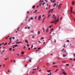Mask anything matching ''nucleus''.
<instances>
[{
  "instance_id": "obj_1",
  "label": "nucleus",
  "mask_w": 75,
  "mask_h": 75,
  "mask_svg": "<svg viewBox=\"0 0 75 75\" xmlns=\"http://www.w3.org/2000/svg\"><path fill=\"white\" fill-rule=\"evenodd\" d=\"M59 21V20L58 19H58L56 20H55L54 21H52V22H51L50 23L52 24V23H53L54 24H56L57 23H58Z\"/></svg>"
},
{
  "instance_id": "obj_2",
  "label": "nucleus",
  "mask_w": 75,
  "mask_h": 75,
  "mask_svg": "<svg viewBox=\"0 0 75 75\" xmlns=\"http://www.w3.org/2000/svg\"><path fill=\"white\" fill-rule=\"evenodd\" d=\"M52 18H53V19H54V21H55V20H56V19H57L56 16L54 15H53V16L52 17Z\"/></svg>"
},
{
  "instance_id": "obj_3",
  "label": "nucleus",
  "mask_w": 75,
  "mask_h": 75,
  "mask_svg": "<svg viewBox=\"0 0 75 75\" xmlns=\"http://www.w3.org/2000/svg\"><path fill=\"white\" fill-rule=\"evenodd\" d=\"M62 74H63V75H67V74L66 72H65V71H63L62 72Z\"/></svg>"
},
{
  "instance_id": "obj_4",
  "label": "nucleus",
  "mask_w": 75,
  "mask_h": 75,
  "mask_svg": "<svg viewBox=\"0 0 75 75\" xmlns=\"http://www.w3.org/2000/svg\"><path fill=\"white\" fill-rule=\"evenodd\" d=\"M32 59H32V58H30V57H29V62H31V60H32Z\"/></svg>"
},
{
  "instance_id": "obj_5",
  "label": "nucleus",
  "mask_w": 75,
  "mask_h": 75,
  "mask_svg": "<svg viewBox=\"0 0 75 75\" xmlns=\"http://www.w3.org/2000/svg\"><path fill=\"white\" fill-rule=\"evenodd\" d=\"M72 5H74V4H75V1H72Z\"/></svg>"
},
{
  "instance_id": "obj_6",
  "label": "nucleus",
  "mask_w": 75,
  "mask_h": 75,
  "mask_svg": "<svg viewBox=\"0 0 75 75\" xmlns=\"http://www.w3.org/2000/svg\"><path fill=\"white\" fill-rule=\"evenodd\" d=\"M41 16H40L38 17V20H40V19H41Z\"/></svg>"
},
{
  "instance_id": "obj_7",
  "label": "nucleus",
  "mask_w": 75,
  "mask_h": 75,
  "mask_svg": "<svg viewBox=\"0 0 75 75\" xmlns=\"http://www.w3.org/2000/svg\"><path fill=\"white\" fill-rule=\"evenodd\" d=\"M50 16H51L50 14H49L48 15V16H47V18H50Z\"/></svg>"
},
{
  "instance_id": "obj_8",
  "label": "nucleus",
  "mask_w": 75,
  "mask_h": 75,
  "mask_svg": "<svg viewBox=\"0 0 75 75\" xmlns=\"http://www.w3.org/2000/svg\"><path fill=\"white\" fill-rule=\"evenodd\" d=\"M25 42H26V43H28V41L27 40H25Z\"/></svg>"
},
{
  "instance_id": "obj_9",
  "label": "nucleus",
  "mask_w": 75,
  "mask_h": 75,
  "mask_svg": "<svg viewBox=\"0 0 75 75\" xmlns=\"http://www.w3.org/2000/svg\"><path fill=\"white\" fill-rule=\"evenodd\" d=\"M51 11V9L49 11H48V14H50V12Z\"/></svg>"
},
{
  "instance_id": "obj_10",
  "label": "nucleus",
  "mask_w": 75,
  "mask_h": 75,
  "mask_svg": "<svg viewBox=\"0 0 75 75\" xmlns=\"http://www.w3.org/2000/svg\"><path fill=\"white\" fill-rule=\"evenodd\" d=\"M47 33L48 31V28H47V29L45 30Z\"/></svg>"
},
{
  "instance_id": "obj_11",
  "label": "nucleus",
  "mask_w": 75,
  "mask_h": 75,
  "mask_svg": "<svg viewBox=\"0 0 75 75\" xmlns=\"http://www.w3.org/2000/svg\"><path fill=\"white\" fill-rule=\"evenodd\" d=\"M62 5V4H60L59 6H58V7L59 8H61V6Z\"/></svg>"
},
{
  "instance_id": "obj_12",
  "label": "nucleus",
  "mask_w": 75,
  "mask_h": 75,
  "mask_svg": "<svg viewBox=\"0 0 75 75\" xmlns=\"http://www.w3.org/2000/svg\"><path fill=\"white\" fill-rule=\"evenodd\" d=\"M65 52V54H64L65 55H67L68 54V53H67V52Z\"/></svg>"
},
{
  "instance_id": "obj_13",
  "label": "nucleus",
  "mask_w": 75,
  "mask_h": 75,
  "mask_svg": "<svg viewBox=\"0 0 75 75\" xmlns=\"http://www.w3.org/2000/svg\"><path fill=\"white\" fill-rule=\"evenodd\" d=\"M40 34V31H38V34Z\"/></svg>"
},
{
  "instance_id": "obj_14",
  "label": "nucleus",
  "mask_w": 75,
  "mask_h": 75,
  "mask_svg": "<svg viewBox=\"0 0 75 75\" xmlns=\"http://www.w3.org/2000/svg\"><path fill=\"white\" fill-rule=\"evenodd\" d=\"M30 20H33V17H31L30 18Z\"/></svg>"
},
{
  "instance_id": "obj_15",
  "label": "nucleus",
  "mask_w": 75,
  "mask_h": 75,
  "mask_svg": "<svg viewBox=\"0 0 75 75\" xmlns=\"http://www.w3.org/2000/svg\"><path fill=\"white\" fill-rule=\"evenodd\" d=\"M17 46H18V45H14L13 46V47H17Z\"/></svg>"
},
{
  "instance_id": "obj_16",
  "label": "nucleus",
  "mask_w": 75,
  "mask_h": 75,
  "mask_svg": "<svg viewBox=\"0 0 75 75\" xmlns=\"http://www.w3.org/2000/svg\"><path fill=\"white\" fill-rule=\"evenodd\" d=\"M35 5L33 6L32 7L33 8H35Z\"/></svg>"
},
{
  "instance_id": "obj_17",
  "label": "nucleus",
  "mask_w": 75,
  "mask_h": 75,
  "mask_svg": "<svg viewBox=\"0 0 75 75\" xmlns=\"http://www.w3.org/2000/svg\"><path fill=\"white\" fill-rule=\"evenodd\" d=\"M57 5V4L55 3L54 5H53V7H55V6Z\"/></svg>"
},
{
  "instance_id": "obj_18",
  "label": "nucleus",
  "mask_w": 75,
  "mask_h": 75,
  "mask_svg": "<svg viewBox=\"0 0 75 75\" xmlns=\"http://www.w3.org/2000/svg\"><path fill=\"white\" fill-rule=\"evenodd\" d=\"M66 56H67V55H64V54H63V57H66Z\"/></svg>"
},
{
  "instance_id": "obj_19",
  "label": "nucleus",
  "mask_w": 75,
  "mask_h": 75,
  "mask_svg": "<svg viewBox=\"0 0 75 75\" xmlns=\"http://www.w3.org/2000/svg\"><path fill=\"white\" fill-rule=\"evenodd\" d=\"M31 32L32 33H34V30H31Z\"/></svg>"
},
{
  "instance_id": "obj_20",
  "label": "nucleus",
  "mask_w": 75,
  "mask_h": 75,
  "mask_svg": "<svg viewBox=\"0 0 75 75\" xmlns=\"http://www.w3.org/2000/svg\"><path fill=\"white\" fill-rule=\"evenodd\" d=\"M58 70H59V69H57L56 71H55L54 72H57Z\"/></svg>"
},
{
  "instance_id": "obj_21",
  "label": "nucleus",
  "mask_w": 75,
  "mask_h": 75,
  "mask_svg": "<svg viewBox=\"0 0 75 75\" xmlns=\"http://www.w3.org/2000/svg\"><path fill=\"white\" fill-rule=\"evenodd\" d=\"M24 54V52H21V54H22V55H23V54Z\"/></svg>"
},
{
  "instance_id": "obj_22",
  "label": "nucleus",
  "mask_w": 75,
  "mask_h": 75,
  "mask_svg": "<svg viewBox=\"0 0 75 75\" xmlns=\"http://www.w3.org/2000/svg\"><path fill=\"white\" fill-rule=\"evenodd\" d=\"M51 70H47V71L48 72H50Z\"/></svg>"
},
{
  "instance_id": "obj_23",
  "label": "nucleus",
  "mask_w": 75,
  "mask_h": 75,
  "mask_svg": "<svg viewBox=\"0 0 75 75\" xmlns=\"http://www.w3.org/2000/svg\"><path fill=\"white\" fill-rule=\"evenodd\" d=\"M52 64H53V65H54V64H56V63H55V62H53L52 63Z\"/></svg>"
},
{
  "instance_id": "obj_24",
  "label": "nucleus",
  "mask_w": 75,
  "mask_h": 75,
  "mask_svg": "<svg viewBox=\"0 0 75 75\" xmlns=\"http://www.w3.org/2000/svg\"><path fill=\"white\" fill-rule=\"evenodd\" d=\"M55 1H56L55 0H53L52 3H54V2H55Z\"/></svg>"
},
{
  "instance_id": "obj_25",
  "label": "nucleus",
  "mask_w": 75,
  "mask_h": 75,
  "mask_svg": "<svg viewBox=\"0 0 75 75\" xmlns=\"http://www.w3.org/2000/svg\"><path fill=\"white\" fill-rule=\"evenodd\" d=\"M51 72H50V74H48V75H51Z\"/></svg>"
},
{
  "instance_id": "obj_26",
  "label": "nucleus",
  "mask_w": 75,
  "mask_h": 75,
  "mask_svg": "<svg viewBox=\"0 0 75 75\" xmlns=\"http://www.w3.org/2000/svg\"><path fill=\"white\" fill-rule=\"evenodd\" d=\"M7 44V43H5L4 44V45H6V44Z\"/></svg>"
},
{
  "instance_id": "obj_27",
  "label": "nucleus",
  "mask_w": 75,
  "mask_h": 75,
  "mask_svg": "<svg viewBox=\"0 0 75 75\" xmlns=\"http://www.w3.org/2000/svg\"><path fill=\"white\" fill-rule=\"evenodd\" d=\"M43 32L44 33L45 32V30L44 29V28H43Z\"/></svg>"
},
{
  "instance_id": "obj_28",
  "label": "nucleus",
  "mask_w": 75,
  "mask_h": 75,
  "mask_svg": "<svg viewBox=\"0 0 75 75\" xmlns=\"http://www.w3.org/2000/svg\"><path fill=\"white\" fill-rule=\"evenodd\" d=\"M73 57H75V53H74V54H73Z\"/></svg>"
},
{
  "instance_id": "obj_29",
  "label": "nucleus",
  "mask_w": 75,
  "mask_h": 75,
  "mask_svg": "<svg viewBox=\"0 0 75 75\" xmlns=\"http://www.w3.org/2000/svg\"><path fill=\"white\" fill-rule=\"evenodd\" d=\"M18 29H20V28L19 27V28H18L17 29L18 31L19 30H18Z\"/></svg>"
},
{
  "instance_id": "obj_30",
  "label": "nucleus",
  "mask_w": 75,
  "mask_h": 75,
  "mask_svg": "<svg viewBox=\"0 0 75 75\" xmlns=\"http://www.w3.org/2000/svg\"><path fill=\"white\" fill-rule=\"evenodd\" d=\"M11 50H12V49H11V48H10L9 49V50L10 51H11Z\"/></svg>"
},
{
  "instance_id": "obj_31",
  "label": "nucleus",
  "mask_w": 75,
  "mask_h": 75,
  "mask_svg": "<svg viewBox=\"0 0 75 75\" xmlns=\"http://www.w3.org/2000/svg\"><path fill=\"white\" fill-rule=\"evenodd\" d=\"M53 67H57V66H53Z\"/></svg>"
},
{
  "instance_id": "obj_32",
  "label": "nucleus",
  "mask_w": 75,
  "mask_h": 75,
  "mask_svg": "<svg viewBox=\"0 0 75 75\" xmlns=\"http://www.w3.org/2000/svg\"><path fill=\"white\" fill-rule=\"evenodd\" d=\"M44 37H42V38H41V40H42V39H44Z\"/></svg>"
},
{
  "instance_id": "obj_33",
  "label": "nucleus",
  "mask_w": 75,
  "mask_h": 75,
  "mask_svg": "<svg viewBox=\"0 0 75 75\" xmlns=\"http://www.w3.org/2000/svg\"><path fill=\"white\" fill-rule=\"evenodd\" d=\"M62 71L63 72H65V71H64V69H62Z\"/></svg>"
},
{
  "instance_id": "obj_34",
  "label": "nucleus",
  "mask_w": 75,
  "mask_h": 75,
  "mask_svg": "<svg viewBox=\"0 0 75 75\" xmlns=\"http://www.w3.org/2000/svg\"><path fill=\"white\" fill-rule=\"evenodd\" d=\"M67 42H69V40H67Z\"/></svg>"
},
{
  "instance_id": "obj_35",
  "label": "nucleus",
  "mask_w": 75,
  "mask_h": 75,
  "mask_svg": "<svg viewBox=\"0 0 75 75\" xmlns=\"http://www.w3.org/2000/svg\"><path fill=\"white\" fill-rule=\"evenodd\" d=\"M63 47H65V44H64V45L63 46Z\"/></svg>"
},
{
  "instance_id": "obj_36",
  "label": "nucleus",
  "mask_w": 75,
  "mask_h": 75,
  "mask_svg": "<svg viewBox=\"0 0 75 75\" xmlns=\"http://www.w3.org/2000/svg\"><path fill=\"white\" fill-rule=\"evenodd\" d=\"M50 1H51L52 2V3L53 1V0H50Z\"/></svg>"
},
{
  "instance_id": "obj_37",
  "label": "nucleus",
  "mask_w": 75,
  "mask_h": 75,
  "mask_svg": "<svg viewBox=\"0 0 75 75\" xmlns=\"http://www.w3.org/2000/svg\"><path fill=\"white\" fill-rule=\"evenodd\" d=\"M25 48H26V47H25V46L23 47L24 49H25Z\"/></svg>"
},
{
  "instance_id": "obj_38",
  "label": "nucleus",
  "mask_w": 75,
  "mask_h": 75,
  "mask_svg": "<svg viewBox=\"0 0 75 75\" xmlns=\"http://www.w3.org/2000/svg\"><path fill=\"white\" fill-rule=\"evenodd\" d=\"M35 20H36V19H37V16H36L35 17Z\"/></svg>"
},
{
  "instance_id": "obj_39",
  "label": "nucleus",
  "mask_w": 75,
  "mask_h": 75,
  "mask_svg": "<svg viewBox=\"0 0 75 75\" xmlns=\"http://www.w3.org/2000/svg\"><path fill=\"white\" fill-rule=\"evenodd\" d=\"M33 47V45H32L31 47V48H32Z\"/></svg>"
},
{
  "instance_id": "obj_40",
  "label": "nucleus",
  "mask_w": 75,
  "mask_h": 75,
  "mask_svg": "<svg viewBox=\"0 0 75 75\" xmlns=\"http://www.w3.org/2000/svg\"><path fill=\"white\" fill-rule=\"evenodd\" d=\"M9 39L10 40L9 41H11V38H9Z\"/></svg>"
},
{
  "instance_id": "obj_41",
  "label": "nucleus",
  "mask_w": 75,
  "mask_h": 75,
  "mask_svg": "<svg viewBox=\"0 0 75 75\" xmlns=\"http://www.w3.org/2000/svg\"><path fill=\"white\" fill-rule=\"evenodd\" d=\"M51 25H50V26H49V28H51Z\"/></svg>"
},
{
  "instance_id": "obj_42",
  "label": "nucleus",
  "mask_w": 75,
  "mask_h": 75,
  "mask_svg": "<svg viewBox=\"0 0 75 75\" xmlns=\"http://www.w3.org/2000/svg\"><path fill=\"white\" fill-rule=\"evenodd\" d=\"M33 70H36V68L35 69H33Z\"/></svg>"
},
{
  "instance_id": "obj_43",
  "label": "nucleus",
  "mask_w": 75,
  "mask_h": 75,
  "mask_svg": "<svg viewBox=\"0 0 75 75\" xmlns=\"http://www.w3.org/2000/svg\"><path fill=\"white\" fill-rule=\"evenodd\" d=\"M66 66H68V65H69V64H66Z\"/></svg>"
},
{
  "instance_id": "obj_44",
  "label": "nucleus",
  "mask_w": 75,
  "mask_h": 75,
  "mask_svg": "<svg viewBox=\"0 0 75 75\" xmlns=\"http://www.w3.org/2000/svg\"><path fill=\"white\" fill-rule=\"evenodd\" d=\"M17 41H18V39H17L16 41V42H17Z\"/></svg>"
},
{
  "instance_id": "obj_45",
  "label": "nucleus",
  "mask_w": 75,
  "mask_h": 75,
  "mask_svg": "<svg viewBox=\"0 0 75 75\" xmlns=\"http://www.w3.org/2000/svg\"><path fill=\"white\" fill-rule=\"evenodd\" d=\"M34 38V36H33L32 37V38Z\"/></svg>"
},
{
  "instance_id": "obj_46",
  "label": "nucleus",
  "mask_w": 75,
  "mask_h": 75,
  "mask_svg": "<svg viewBox=\"0 0 75 75\" xmlns=\"http://www.w3.org/2000/svg\"><path fill=\"white\" fill-rule=\"evenodd\" d=\"M37 10H36L35 11L34 13H36V12H37Z\"/></svg>"
},
{
  "instance_id": "obj_47",
  "label": "nucleus",
  "mask_w": 75,
  "mask_h": 75,
  "mask_svg": "<svg viewBox=\"0 0 75 75\" xmlns=\"http://www.w3.org/2000/svg\"><path fill=\"white\" fill-rule=\"evenodd\" d=\"M13 40H14V39H15V38H14V37H13Z\"/></svg>"
},
{
  "instance_id": "obj_48",
  "label": "nucleus",
  "mask_w": 75,
  "mask_h": 75,
  "mask_svg": "<svg viewBox=\"0 0 75 75\" xmlns=\"http://www.w3.org/2000/svg\"><path fill=\"white\" fill-rule=\"evenodd\" d=\"M27 64H25V67H27Z\"/></svg>"
},
{
  "instance_id": "obj_49",
  "label": "nucleus",
  "mask_w": 75,
  "mask_h": 75,
  "mask_svg": "<svg viewBox=\"0 0 75 75\" xmlns=\"http://www.w3.org/2000/svg\"><path fill=\"white\" fill-rule=\"evenodd\" d=\"M19 42H16V44H19Z\"/></svg>"
},
{
  "instance_id": "obj_50",
  "label": "nucleus",
  "mask_w": 75,
  "mask_h": 75,
  "mask_svg": "<svg viewBox=\"0 0 75 75\" xmlns=\"http://www.w3.org/2000/svg\"><path fill=\"white\" fill-rule=\"evenodd\" d=\"M54 42H56V40H55V39H54Z\"/></svg>"
},
{
  "instance_id": "obj_51",
  "label": "nucleus",
  "mask_w": 75,
  "mask_h": 75,
  "mask_svg": "<svg viewBox=\"0 0 75 75\" xmlns=\"http://www.w3.org/2000/svg\"><path fill=\"white\" fill-rule=\"evenodd\" d=\"M58 4H57V5L56 6V7H58Z\"/></svg>"
},
{
  "instance_id": "obj_52",
  "label": "nucleus",
  "mask_w": 75,
  "mask_h": 75,
  "mask_svg": "<svg viewBox=\"0 0 75 75\" xmlns=\"http://www.w3.org/2000/svg\"><path fill=\"white\" fill-rule=\"evenodd\" d=\"M44 4H45V2H44L43 3V4H42V5H44Z\"/></svg>"
},
{
  "instance_id": "obj_53",
  "label": "nucleus",
  "mask_w": 75,
  "mask_h": 75,
  "mask_svg": "<svg viewBox=\"0 0 75 75\" xmlns=\"http://www.w3.org/2000/svg\"><path fill=\"white\" fill-rule=\"evenodd\" d=\"M40 47H39V48H38V50H40Z\"/></svg>"
},
{
  "instance_id": "obj_54",
  "label": "nucleus",
  "mask_w": 75,
  "mask_h": 75,
  "mask_svg": "<svg viewBox=\"0 0 75 75\" xmlns=\"http://www.w3.org/2000/svg\"><path fill=\"white\" fill-rule=\"evenodd\" d=\"M8 72H10V70H8Z\"/></svg>"
},
{
  "instance_id": "obj_55",
  "label": "nucleus",
  "mask_w": 75,
  "mask_h": 75,
  "mask_svg": "<svg viewBox=\"0 0 75 75\" xmlns=\"http://www.w3.org/2000/svg\"><path fill=\"white\" fill-rule=\"evenodd\" d=\"M38 42H39V43H41V42H40V41H38Z\"/></svg>"
},
{
  "instance_id": "obj_56",
  "label": "nucleus",
  "mask_w": 75,
  "mask_h": 75,
  "mask_svg": "<svg viewBox=\"0 0 75 75\" xmlns=\"http://www.w3.org/2000/svg\"><path fill=\"white\" fill-rule=\"evenodd\" d=\"M27 46L28 47H29V45H28V44H27Z\"/></svg>"
},
{
  "instance_id": "obj_57",
  "label": "nucleus",
  "mask_w": 75,
  "mask_h": 75,
  "mask_svg": "<svg viewBox=\"0 0 75 75\" xmlns=\"http://www.w3.org/2000/svg\"><path fill=\"white\" fill-rule=\"evenodd\" d=\"M53 30H54V29L52 28L51 30V31H53Z\"/></svg>"
},
{
  "instance_id": "obj_58",
  "label": "nucleus",
  "mask_w": 75,
  "mask_h": 75,
  "mask_svg": "<svg viewBox=\"0 0 75 75\" xmlns=\"http://www.w3.org/2000/svg\"><path fill=\"white\" fill-rule=\"evenodd\" d=\"M27 13L28 14V13H29V11H28L27 12Z\"/></svg>"
},
{
  "instance_id": "obj_59",
  "label": "nucleus",
  "mask_w": 75,
  "mask_h": 75,
  "mask_svg": "<svg viewBox=\"0 0 75 75\" xmlns=\"http://www.w3.org/2000/svg\"><path fill=\"white\" fill-rule=\"evenodd\" d=\"M45 42H43V44H45Z\"/></svg>"
},
{
  "instance_id": "obj_60",
  "label": "nucleus",
  "mask_w": 75,
  "mask_h": 75,
  "mask_svg": "<svg viewBox=\"0 0 75 75\" xmlns=\"http://www.w3.org/2000/svg\"><path fill=\"white\" fill-rule=\"evenodd\" d=\"M28 29H30V27H28Z\"/></svg>"
},
{
  "instance_id": "obj_61",
  "label": "nucleus",
  "mask_w": 75,
  "mask_h": 75,
  "mask_svg": "<svg viewBox=\"0 0 75 75\" xmlns=\"http://www.w3.org/2000/svg\"><path fill=\"white\" fill-rule=\"evenodd\" d=\"M7 38H8V37H7L6 38V39H7Z\"/></svg>"
},
{
  "instance_id": "obj_62",
  "label": "nucleus",
  "mask_w": 75,
  "mask_h": 75,
  "mask_svg": "<svg viewBox=\"0 0 75 75\" xmlns=\"http://www.w3.org/2000/svg\"><path fill=\"white\" fill-rule=\"evenodd\" d=\"M34 72H35L34 71H33L32 74H33V73H34Z\"/></svg>"
},
{
  "instance_id": "obj_63",
  "label": "nucleus",
  "mask_w": 75,
  "mask_h": 75,
  "mask_svg": "<svg viewBox=\"0 0 75 75\" xmlns=\"http://www.w3.org/2000/svg\"><path fill=\"white\" fill-rule=\"evenodd\" d=\"M47 6H48V4L47 3Z\"/></svg>"
},
{
  "instance_id": "obj_64",
  "label": "nucleus",
  "mask_w": 75,
  "mask_h": 75,
  "mask_svg": "<svg viewBox=\"0 0 75 75\" xmlns=\"http://www.w3.org/2000/svg\"><path fill=\"white\" fill-rule=\"evenodd\" d=\"M28 50H30V48H28Z\"/></svg>"
}]
</instances>
